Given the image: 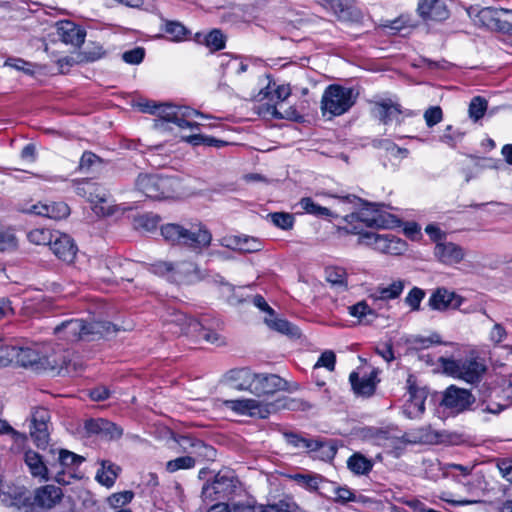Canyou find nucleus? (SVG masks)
<instances>
[{"instance_id": "obj_4", "label": "nucleus", "mask_w": 512, "mask_h": 512, "mask_svg": "<svg viewBox=\"0 0 512 512\" xmlns=\"http://www.w3.org/2000/svg\"><path fill=\"white\" fill-rule=\"evenodd\" d=\"M138 107L141 112L172 120L179 128L196 129L199 127V123L192 119L197 116L207 117L203 113L187 106L157 104L154 101L139 102Z\"/></svg>"}, {"instance_id": "obj_49", "label": "nucleus", "mask_w": 512, "mask_h": 512, "mask_svg": "<svg viewBox=\"0 0 512 512\" xmlns=\"http://www.w3.org/2000/svg\"><path fill=\"white\" fill-rule=\"evenodd\" d=\"M425 291L419 287H413L404 299L411 311H419L422 300L425 298Z\"/></svg>"}, {"instance_id": "obj_6", "label": "nucleus", "mask_w": 512, "mask_h": 512, "mask_svg": "<svg viewBox=\"0 0 512 512\" xmlns=\"http://www.w3.org/2000/svg\"><path fill=\"white\" fill-rule=\"evenodd\" d=\"M239 486L235 472L230 469H222L212 482H207L202 487V497L205 501H217L228 499L235 494Z\"/></svg>"}, {"instance_id": "obj_57", "label": "nucleus", "mask_w": 512, "mask_h": 512, "mask_svg": "<svg viewBox=\"0 0 512 512\" xmlns=\"http://www.w3.org/2000/svg\"><path fill=\"white\" fill-rule=\"evenodd\" d=\"M101 163L100 157L96 154L86 151L83 153L80 162H79V170L80 171H89L92 167Z\"/></svg>"}, {"instance_id": "obj_2", "label": "nucleus", "mask_w": 512, "mask_h": 512, "mask_svg": "<svg viewBox=\"0 0 512 512\" xmlns=\"http://www.w3.org/2000/svg\"><path fill=\"white\" fill-rule=\"evenodd\" d=\"M161 235L172 244L183 245L198 252L207 248L212 240L211 233L201 223H192L188 227L169 223L161 227Z\"/></svg>"}, {"instance_id": "obj_47", "label": "nucleus", "mask_w": 512, "mask_h": 512, "mask_svg": "<svg viewBox=\"0 0 512 512\" xmlns=\"http://www.w3.org/2000/svg\"><path fill=\"white\" fill-rule=\"evenodd\" d=\"M487 100L481 96L474 97L469 104V117L475 122L481 119L487 110Z\"/></svg>"}, {"instance_id": "obj_14", "label": "nucleus", "mask_w": 512, "mask_h": 512, "mask_svg": "<svg viewBox=\"0 0 512 512\" xmlns=\"http://www.w3.org/2000/svg\"><path fill=\"white\" fill-rule=\"evenodd\" d=\"M362 239L369 240L368 243L373 244L375 249L388 254H401L406 249V243L392 234H377L367 232L361 234Z\"/></svg>"}, {"instance_id": "obj_39", "label": "nucleus", "mask_w": 512, "mask_h": 512, "mask_svg": "<svg viewBox=\"0 0 512 512\" xmlns=\"http://www.w3.org/2000/svg\"><path fill=\"white\" fill-rule=\"evenodd\" d=\"M326 280L335 287L346 290L348 287L347 273L341 267H328L325 270Z\"/></svg>"}, {"instance_id": "obj_23", "label": "nucleus", "mask_w": 512, "mask_h": 512, "mask_svg": "<svg viewBox=\"0 0 512 512\" xmlns=\"http://www.w3.org/2000/svg\"><path fill=\"white\" fill-rule=\"evenodd\" d=\"M57 35L65 44L79 47L84 43L86 32L75 23L65 20L56 24Z\"/></svg>"}, {"instance_id": "obj_58", "label": "nucleus", "mask_w": 512, "mask_h": 512, "mask_svg": "<svg viewBox=\"0 0 512 512\" xmlns=\"http://www.w3.org/2000/svg\"><path fill=\"white\" fill-rule=\"evenodd\" d=\"M145 56V50L142 47H136L132 50L126 51L122 54V59L128 63L137 65L140 64Z\"/></svg>"}, {"instance_id": "obj_53", "label": "nucleus", "mask_w": 512, "mask_h": 512, "mask_svg": "<svg viewBox=\"0 0 512 512\" xmlns=\"http://www.w3.org/2000/svg\"><path fill=\"white\" fill-rule=\"evenodd\" d=\"M48 218L59 220L70 214L69 206L64 202L52 203L48 205Z\"/></svg>"}, {"instance_id": "obj_43", "label": "nucleus", "mask_w": 512, "mask_h": 512, "mask_svg": "<svg viewBox=\"0 0 512 512\" xmlns=\"http://www.w3.org/2000/svg\"><path fill=\"white\" fill-rule=\"evenodd\" d=\"M200 322L202 329H198L197 332L193 335V337L203 339L207 343L215 344L218 346L224 344V339L221 337L220 334L206 327V318H203Z\"/></svg>"}, {"instance_id": "obj_5", "label": "nucleus", "mask_w": 512, "mask_h": 512, "mask_svg": "<svg viewBox=\"0 0 512 512\" xmlns=\"http://www.w3.org/2000/svg\"><path fill=\"white\" fill-rule=\"evenodd\" d=\"M356 101V95L351 88L341 85H329L321 99V111L325 116L329 114L331 117L340 116L346 113Z\"/></svg>"}, {"instance_id": "obj_22", "label": "nucleus", "mask_w": 512, "mask_h": 512, "mask_svg": "<svg viewBox=\"0 0 512 512\" xmlns=\"http://www.w3.org/2000/svg\"><path fill=\"white\" fill-rule=\"evenodd\" d=\"M50 247L60 260L67 263H72L77 254V246L73 239L69 235L59 232H55V237Z\"/></svg>"}, {"instance_id": "obj_26", "label": "nucleus", "mask_w": 512, "mask_h": 512, "mask_svg": "<svg viewBox=\"0 0 512 512\" xmlns=\"http://www.w3.org/2000/svg\"><path fill=\"white\" fill-rule=\"evenodd\" d=\"M255 375L256 373L247 368L234 369L226 374V381L236 390L249 391L251 393L255 382Z\"/></svg>"}, {"instance_id": "obj_31", "label": "nucleus", "mask_w": 512, "mask_h": 512, "mask_svg": "<svg viewBox=\"0 0 512 512\" xmlns=\"http://www.w3.org/2000/svg\"><path fill=\"white\" fill-rule=\"evenodd\" d=\"M404 287L405 281L402 279H397L389 285H379L370 295V297L374 300H394L402 294Z\"/></svg>"}, {"instance_id": "obj_9", "label": "nucleus", "mask_w": 512, "mask_h": 512, "mask_svg": "<svg viewBox=\"0 0 512 512\" xmlns=\"http://www.w3.org/2000/svg\"><path fill=\"white\" fill-rule=\"evenodd\" d=\"M152 273L166 277L170 282L181 283L197 272V266L190 261H157L150 265Z\"/></svg>"}, {"instance_id": "obj_38", "label": "nucleus", "mask_w": 512, "mask_h": 512, "mask_svg": "<svg viewBox=\"0 0 512 512\" xmlns=\"http://www.w3.org/2000/svg\"><path fill=\"white\" fill-rule=\"evenodd\" d=\"M191 456L193 459H195L196 464L207 461H214L216 458V450L212 446L204 443L201 440H198L194 446V449L191 451Z\"/></svg>"}, {"instance_id": "obj_54", "label": "nucleus", "mask_w": 512, "mask_h": 512, "mask_svg": "<svg viewBox=\"0 0 512 512\" xmlns=\"http://www.w3.org/2000/svg\"><path fill=\"white\" fill-rule=\"evenodd\" d=\"M272 512H307L297 503L290 499L280 500L278 503L270 505Z\"/></svg>"}, {"instance_id": "obj_62", "label": "nucleus", "mask_w": 512, "mask_h": 512, "mask_svg": "<svg viewBox=\"0 0 512 512\" xmlns=\"http://www.w3.org/2000/svg\"><path fill=\"white\" fill-rule=\"evenodd\" d=\"M270 505L268 506H252L243 503L234 504L231 507V512H272Z\"/></svg>"}, {"instance_id": "obj_56", "label": "nucleus", "mask_w": 512, "mask_h": 512, "mask_svg": "<svg viewBox=\"0 0 512 512\" xmlns=\"http://www.w3.org/2000/svg\"><path fill=\"white\" fill-rule=\"evenodd\" d=\"M165 32L172 36V40L181 41L184 39L187 29L179 22H168L165 27Z\"/></svg>"}, {"instance_id": "obj_27", "label": "nucleus", "mask_w": 512, "mask_h": 512, "mask_svg": "<svg viewBox=\"0 0 512 512\" xmlns=\"http://www.w3.org/2000/svg\"><path fill=\"white\" fill-rule=\"evenodd\" d=\"M377 206L376 204H368L367 207L361 209L359 212L346 216L345 220L349 223L360 221L368 227H382L384 226V220L379 210L376 208Z\"/></svg>"}, {"instance_id": "obj_45", "label": "nucleus", "mask_w": 512, "mask_h": 512, "mask_svg": "<svg viewBox=\"0 0 512 512\" xmlns=\"http://www.w3.org/2000/svg\"><path fill=\"white\" fill-rule=\"evenodd\" d=\"M55 237V232H51L45 228H38L31 230L27 234L28 240L36 245H51L53 239Z\"/></svg>"}, {"instance_id": "obj_28", "label": "nucleus", "mask_w": 512, "mask_h": 512, "mask_svg": "<svg viewBox=\"0 0 512 512\" xmlns=\"http://www.w3.org/2000/svg\"><path fill=\"white\" fill-rule=\"evenodd\" d=\"M411 376L408 378L410 399L405 405L404 413L409 418L420 416L425 411L426 394L423 390L414 387L411 384Z\"/></svg>"}, {"instance_id": "obj_29", "label": "nucleus", "mask_w": 512, "mask_h": 512, "mask_svg": "<svg viewBox=\"0 0 512 512\" xmlns=\"http://www.w3.org/2000/svg\"><path fill=\"white\" fill-rule=\"evenodd\" d=\"M352 389L355 394L369 397L374 394L376 389V374L371 372L369 375L359 376L357 372H352L349 376Z\"/></svg>"}, {"instance_id": "obj_8", "label": "nucleus", "mask_w": 512, "mask_h": 512, "mask_svg": "<svg viewBox=\"0 0 512 512\" xmlns=\"http://www.w3.org/2000/svg\"><path fill=\"white\" fill-rule=\"evenodd\" d=\"M269 87L261 90L259 93L260 99L269 97V101L273 104H267L265 113L276 119H294L298 116L297 111L288 107L284 109V101L291 95L289 85H279L273 92H268Z\"/></svg>"}, {"instance_id": "obj_36", "label": "nucleus", "mask_w": 512, "mask_h": 512, "mask_svg": "<svg viewBox=\"0 0 512 512\" xmlns=\"http://www.w3.org/2000/svg\"><path fill=\"white\" fill-rule=\"evenodd\" d=\"M120 468L109 461L102 462V468L98 470L96 479L106 487H111L115 483Z\"/></svg>"}, {"instance_id": "obj_40", "label": "nucleus", "mask_w": 512, "mask_h": 512, "mask_svg": "<svg viewBox=\"0 0 512 512\" xmlns=\"http://www.w3.org/2000/svg\"><path fill=\"white\" fill-rule=\"evenodd\" d=\"M83 461L84 458L82 456H79L66 449H61L59 451L58 463L51 464V470L58 467L68 468L79 466Z\"/></svg>"}, {"instance_id": "obj_32", "label": "nucleus", "mask_w": 512, "mask_h": 512, "mask_svg": "<svg viewBox=\"0 0 512 512\" xmlns=\"http://www.w3.org/2000/svg\"><path fill=\"white\" fill-rule=\"evenodd\" d=\"M265 323L269 328L291 338H299L301 336L299 328L288 322L286 319L276 318L274 315L272 317L266 316Z\"/></svg>"}, {"instance_id": "obj_25", "label": "nucleus", "mask_w": 512, "mask_h": 512, "mask_svg": "<svg viewBox=\"0 0 512 512\" xmlns=\"http://www.w3.org/2000/svg\"><path fill=\"white\" fill-rule=\"evenodd\" d=\"M169 330L173 334L181 335H193L201 328V322L188 317L182 312H176L172 315V318L168 322Z\"/></svg>"}, {"instance_id": "obj_55", "label": "nucleus", "mask_w": 512, "mask_h": 512, "mask_svg": "<svg viewBox=\"0 0 512 512\" xmlns=\"http://www.w3.org/2000/svg\"><path fill=\"white\" fill-rule=\"evenodd\" d=\"M424 119L428 127H433L443 119V112L439 106H431L424 112Z\"/></svg>"}, {"instance_id": "obj_51", "label": "nucleus", "mask_w": 512, "mask_h": 512, "mask_svg": "<svg viewBox=\"0 0 512 512\" xmlns=\"http://www.w3.org/2000/svg\"><path fill=\"white\" fill-rule=\"evenodd\" d=\"M301 207L309 214L316 216H330L331 212L328 208L316 204L311 198L305 197L300 200Z\"/></svg>"}, {"instance_id": "obj_11", "label": "nucleus", "mask_w": 512, "mask_h": 512, "mask_svg": "<svg viewBox=\"0 0 512 512\" xmlns=\"http://www.w3.org/2000/svg\"><path fill=\"white\" fill-rule=\"evenodd\" d=\"M224 405L238 414L262 419L276 410L275 404L263 403L255 399L225 400Z\"/></svg>"}, {"instance_id": "obj_59", "label": "nucleus", "mask_w": 512, "mask_h": 512, "mask_svg": "<svg viewBox=\"0 0 512 512\" xmlns=\"http://www.w3.org/2000/svg\"><path fill=\"white\" fill-rule=\"evenodd\" d=\"M336 363V355L333 351L327 350L321 354L318 361L315 364V368L325 367L329 371H333L335 369Z\"/></svg>"}, {"instance_id": "obj_1", "label": "nucleus", "mask_w": 512, "mask_h": 512, "mask_svg": "<svg viewBox=\"0 0 512 512\" xmlns=\"http://www.w3.org/2000/svg\"><path fill=\"white\" fill-rule=\"evenodd\" d=\"M116 331V326L110 322H89L81 318H72L57 324L53 329V334L58 340L75 343L78 341H92L97 337H106Z\"/></svg>"}, {"instance_id": "obj_30", "label": "nucleus", "mask_w": 512, "mask_h": 512, "mask_svg": "<svg viewBox=\"0 0 512 512\" xmlns=\"http://www.w3.org/2000/svg\"><path fill=\"white\" fill-rule=\"evenodd\" d=\"M24 461L34 478H39L42 481H48L50 479L49 469L37 452L32 450L26 451Z\"/></svg>"}, {"instance_id": "obj_37", "label": "nucleus", "mask_w": 512, "mask_h": 512, "mask_svg": "<svg viewBox=\"0 0 512 512\" xmlns=\"http://www.w3.org/2000/svg\"><path fill=\"white\" fill-rule=\"evenodd\" d=\"M16 355H14V363L22 366L28 367L37 364L40 360L39 353L32 348L29 347H16Z\"/></svg>"}, {"instance_id": "obj_60", "label": "nucleus", "mask_w": 512, "mask_h": 512, "mask_svg": "<svg viewBox=\"0 0 512 512\" xmlns=\"http://www.w3.org/2000/svg\"><path fill=\"white\" fill-rule=\"evenodd\" d=\"M14 355H16L15 346L0 345V367L14 363Z\"/></svg>"}, {"instance_id": "obj_17", "label": "nucleus", "mask_w": 512, "mask_h": 512, "mask_svg": "<svg viewBox=\"0 0 512 512\" xmlns=\"http://www.w3.org/2000/svg\"><path fill=\"white\" fill-rule=\"evenodd\" d=\"M462 297L444 287L437 288L431 294L428 305L432 310L446 311L450 308L457 309L462 304Z\"/></svg>"}, {"instance_id": "obj_61", "label": "nucleus", "mask_w": 512, "mask_h": 512, "mask_svg": "<svg viewBox=\"0 0 512 512\" xmlns=\"http://www.w3.org/2000/svg\"><path fill=\"white\" fill-rule=\"evenodd\" d=\"M133 496L134 494L131 491L115 493L109 497V503L114 507L123 506L129 503L133 499Z\"/></svg>"}, {"instance_id": "obj_7", "label": "nucleus", "mask_w": 512, "mask_h": 512, "mask_svg": "<svg viewBox=\"0 0 512 512\" xmlns=\"http://www.w3.org/2000/svg\"><path fill=\"white\" fill-rule=\"evenodd\" d=\"M439 361L446 374L471 384L478 382L486 370L484 363L477 358L453 360L442 357Z\"/></svg>"}, {"instance_id": "obj_50", "label": "nucleus", "mask_w": 512, "mask_h": 512, "mask_svg": "<svg viewBox=\"0 0 512 512\" xmlns=\"http://www.w3.org/2000/svg\"><path fill=\"white\" fill-rule=\"evenodd\" d=\"M221 62L220 65L224 69L231 70L236 74L243 73L247 70V64L240 61L238 58L231 57L229 55L223 54L220 56Z\"/></svg>"}, {"instance_id": "obj_46", "label": "nucleus", "mask_w": 512, "mask_h": 512, "mask_svg": "<svg viewBox=\"0 0 512 512\" xmlns=\"http://www.w3.org/2000/svg\"><path fill=\"white\" fill-rule=\"evenodd\" d=\"M332 495H328L327 497L332 499L334 502L346 504L348 502H353L356 499V496L353 491H351L346 486H336L332 485Z\"/></svg>"}, {"instance_id": "obj_3", "label": "nucleus", "mask_w": 512, "mask_h": 512, "mask_svg": "<svg viewBox=\"0 0 512 512\" xmlns=\"http://www.w3.org/2000/svg\"><path fill=\"white\" fill-rule=\"evenodd\" d=\"M135 189L152 200L179 197L182 194L181 182L174 176L141 173L135 180Z\"/></svg>"}, {"instance_id": "obj_52", "label": "nucleus", "mask_w": 512, "mask_h": 512, "mask_svg": "<svg viewBox=\"0 0 512 512\" xmlns=\"http://www.w3.org/2000/svg\"><path fill=\"white\" fill-rule=\"evenodd\" d=\"M205 44L211 50H220L225 46V38L220 30L214 29L205 36Z\"/></svg>"}, {"instance_id": "obj_15", "label": "nucleus", "mask_w": 512, "mask_h": 512, "mask_svg": "<svg viewBox=\"0 0 512 512\" xmlns=\"http://www.w3.org/2000/svg\"><path fill=\"white\" fill-rule=\"evenodd\" d=\"M474 401L475 398L469 390L452 385L445 391L442 403L446 408L459 413L468 409Z\"/></svg>"}, {"instance_id": "obj_34", "label": "nucleus", "mask_w": 512, "mask_h": 512, "mask_svg": "<svg viewBox=\"0 0 512 512\" xmlns=\"http://www.w3.org/2000/svg\"><path fill=\"white\" fill-rule=\"evenodd\" d=\"M291 478L301 487L309 491H317L320 488V484H330L322 476L311 473H297L291 476Z\"/></svg>"}, {"instance_id": "obj_16", "label": "nucleus", "mask_w": 512, "mask_h": 512, "mask_svg": "<svg viewBox=\"0 0 512 512\" xmlns=\"http://www.w3.org/2000/svg\"><path fill=\"white\" fill-rule=\"evenodd\" d=\"M372 112L384 125H400L403 121L401 106L391 99L375 102Z\"/></svg>"}, {"instance_id": "obj_13", "label": "nucleus", "mask_w": 512, "mask_h": 512, "mask_svg": "<svg viewBox=\"0 0 512 512\" xmlns=\"http://www.w3.org/2000/svg\"><path fill=\"white\" fill-rule=\"evenodd\" d=\"M50 412L44 407H36L31 414L30 435L39 448H45L49 442L50 435Z\"/></svg>"}, {"instance_id": "obj_18", "label": "nucleus", "mask_w": 512, "mask_h": 512, "mask_svg": "<svg viewBox=\"0 0 512 512\" xmlns=\"http://www.w3.org/2000/svg\"><path fill=\"white\" fill-rule=\"evenodd\" d=\"M435 258L444 265H455L465 257L464 249L453 242H438L434 247Z\"/></svg>"}, {"instance_id": "obj_64", "label": "nucleus", "mask_w": 512, "mask_h": 512, "mask_svg": "<svg viewBox=\"0 0 512 512\" xmlns=\"http://www.w3.org/2000/svg\"><path fill=\"white\" fill-rule=\"evenodd\" d=\"M507 336V332L505 328L499 324L496 323L492 330L490 331L489 338L494 344L501 343Z\"/></svg>"}, {"instance_id": "obj_10", "label": "nucleus", "mask_w": 512, "mask_h": 512, "mask_svg": "<svg viewBox=\"0 0 512 512\" xmlns=\"http://www.w3.org/2000/svg\"><path fill=\"white\" fill-rule=\"evenodd\" d=\"M254 381L251 393L258 397L274 394L277 391H295L299 388L298 384L290 385L276 374H256Z\"/></svg>"}, {"instance_id": "obj_24", "label": "nucleus", "mask_w": 512, "mask_h": 512, "mask_svg": "<svg viewBox=\"0 0 512 512\" xmlns=\"http://www.w3.org/2000/svg\"><path fill=\"white\" fill-rule=\"evenodd\" d=\"M63 491L55 485H44L34 492V503L42 509H52L61 502Z\"/></svg>"}, {"instance_id": "obj_21", "label": "nucleus", "mask_w": 512, "mask_h": 512, "mask_svg": "<svg viewBox=\"0 0 512 512\" xmlns=\"http://www.w3.org/2000/svg\"><path fill=\"white\" fill-rule=\"evenodd\" d=\"M85 430L88 434H97L108 440H117L123 434L121 427L103 418L86 421Z\"/></svg>"}, {"instance_id": "obj_48", "label": "nucleus", "mask_w": 512, "mask_h": 512, "mask_svg": "<svg viewBox=\"0 0 512 512\" xmlns=\"http://www.w3.org/2000/svg\"><path fill=\"white\" fill-rule=\"evenodd\" d=\"M271 222L278 228L283 230H290L294 225V217L287 212H274L267 216Z\"/></svg>"}, {"instance_id": "obj_41", "label": "nucleus", "mask_w": 512, "mask_h": 512, "mask_svg": "<svg viewBox=\"0 0 512 512\" xmlns=\"http://www.w3.org/2000/svg\"><path fill=\"white\" fill-rule=\"evenodd\" d=\"M284 437L287 443L294 448L314 451L320 447V443L318 441L303 438L294 433H285Z\"/></svg>"}, {"instance_id": "obj_20", "label": "nucleus", "mask_w": 512, "mask_h": 512, "mask_svg": "<svg viewBox=\"0 0 512 512\" xmlns=\"http://www.w3.org/2000/svg\"><path fill=\"white\" fill-rule=\"evenodd\" d=\"M75 187L78 195L87 197L90 202L95 203L94 209L97 213H101L103 215H109L112 213L110 207L98 206V204L107 203L109 196L105 192L94 195V193L98 191V187L94 183L75 182Z\"/></svg>"}, {"instance_id": "obj_35", "label": "nucleus", "mask_w": 512, "mask_h": 512, "mask_svg": "<svg viewBox=\"0 0 512 512\" xmlns=\"http://www.w3.org/2000/svg\"><path fill=\"white\" fill-rule=\"evenodd\" d=\"M347 466L354 474L366 475L372 470L373 463L364 455L360 453H354L347 460Z\"/></svg>"}, {"instance_id": "obj_42", "label": "nucleus", "mask_w": 512, "mask_h": 512, "mask_svg": "<svg viewBox=\"0 0 512 512\" xmlns=\"http://www.w3.org/2000/svg\"><path fill=\"white\" fill-rule=\"evenodd\" d=\"M196 466L195 459L191 455H183L166 462L165 469L168 473H175L179 470H189Z\"/></svg>"}, {"instance_id": "obj_44", "label": "nucleus", "mask_w": 512, "mask_h": 512, "mask_svg": "<svg viewBox=\"0 0 512 512\" xmlns=\"http://www.w3.org/2000/svg\"><path fill=\"white\" fill-rule=\"evenodd\" d=\"M18 246V238L12 229L0 230V252H14Z\"/></svg>"}, {"instance_id": "obj_33", "label": "nucleus", "mask_w": 512, "mask_h": 512, "mask_svg": "<svg viewBox=\"0 0 512 512\" xmlns=\"http://www.w3.org/2000/svg\"><path fill=\"white\" fill-rule=\"evenodd\" d=\"M348 311L351 316L358 319L360 324H369L377 317L375 311L369 307L366 301L349 306Z\"/></svg>"}, {"instance_id": "obj_63", "label": "nucleus", "mask_w": 512, "mask_h": 512, "mask_svg": "<svg viewBox=\"0 0 512 512\" xmlns=\"http://www.w3.org/2000/svg\"><path fill=\"white\" fill-rule=\"evenodd\" d=\"M198 440L199 439L187 435H181L176 439L177 443L182 448L183 452L187 455H191V451L192 449H194V446L196 445V442H198Z\"/></svg>"}, {"instance_id": "obj_19", "label": "nucleus", "mask_w": 512, "mask_h": 512, "mask_svg": "<svg viewBox=\"0 0 512 512\" xmlns=\"http://www.w3.org/2000/svg\"><path fill=\"white\" fill-rule=\"evenodd\" d=\"M417 11L420 17L427 21H444L450 15L445 0H421Z\"/></svg>"}, {"instance_id": "obj_12", "label": "nucleus", "mask_w": 512, "mask_h": 512, "mask_svg": "<svg viewBox=\"0 0 512 512\" xmlns=\"http://www.w3.org/2000/svg\"><path fill=\"white\" fill-rule=\"evenodd\" d=\"M508 15L512 16V11L485 7L478 11L474 22L478 26L504 32V30H508L511 27V21L505 18Z\"/></svg>"}]
</instances>
